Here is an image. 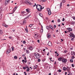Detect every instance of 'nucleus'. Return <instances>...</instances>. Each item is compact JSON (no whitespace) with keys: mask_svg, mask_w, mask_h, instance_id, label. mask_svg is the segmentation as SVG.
Returning <instances> with one entry per match:
<instances>
[{"mask_svg":"<svg viewBox=\"0 0 75 75\" xmlns=\"http://www.w3.org/2000/svg\"><path fill=\"white\" fill-rule=\"evenodd\" d=\"M11 51V49H9V50H8L6 52V54H9L10 52Z\"/></svg>","mask_w":75,"mask_h":75,"instance_id":"13","label":"nucleus"},{"mask_svg":"<svg viewBox=\"0 0 75 75\" xmlns=\"http://www.w3.org/2000/svg\"><path fill=\"white\" fill-rule=\"evenodd\" d=\"M67 51L66 50H65L64 51V53H67Z\"/></svg>","mask_w":75,"mask_h":75,"instance_id":"56","label":"nucleus"},{"mask_svg":"<svg viewBox=\"0 0 75 75\" xmlns=\"http://www.w3.org/2000/svg\"><path fill=\"white\" fill-rule=\"evenodd\" d=\"M56 32H57V33H58V32H59L58 30H56Z\"/></svg>","mask_w":75,"mask_h":75,"instance_id":"61","label":"nucleus"},{"mask_svg":"<svg viewBox=\"0 0 75 75\" xmlns=\"http://www.w3.org/2000/svg\"><path fill=\"white\" fill-rule=\"evenodd\" d=\"M39 15L40 17H42V14L41 13H39Z\"/></svg>","mask_w":75,"mask_h":75,"instance_id":"34","label":"nucleus"},{"mask_svg":"<svg viewBox=\"0 0 75 75\" xmlns=\"http://www.w3.org/2000/svg\"><path fill=\"white\" fill-rule=\"evenodd\" d=\"M36 8L38 11H41L42 10V7L40 5L37 4L36 5Z\"/></svg>","mask_w":75,"mask_h":75,"instance_id":"1","label":"nucleus"},{"mask_svg":"<svg viewBox=\"0 0 75 75\" xmlns=\"http://www.w3.org/2000/svg\"><path fill=\"white\" fill-rule=\"evenodd\" d=\"M62 2H63V3H65V0H62Z\"/></svg>","mask_w":75,"mask_h":75,"instance_id":"41","label":"nucleus"},{"mask_svg":"<svg viewBox=\"0 0 75 75\" xmlns=\"http://www.w3.org/2000/svg\"><path fill=\"white\" fill-rule=\"evenodd\" d=\"M14 10L16 11V10H17V7H15L14 8Z\"/></svg>","mask_w":75,"mask_h":75,"instance_id":"46","label":"nucleus"},{"mask_svg":"<svg viewBox=\"0 0 75 75\" xmlns=\"http://www.w3.org/2000/svg\"><path fill=\"white\" fill-rule=\"evenodd\" d=\"M47 10L48 12V14L50 15V14H51V10L50 8H47Z\"/></svg>","mask_w":75,"mask_h":75,"instance_id":"3","label":"nucleus"},{"mask_svg":"<svg viewBox=\"0 0 75 75\" xmlns=\"http://www.w3.org/2000/svg\"><path fill=\"white\" fill-rule=\"evenodd\" d=\"M54 28H56V25H54Z\"/></svg>","mask_w":75,"mask_h":75,"instance_id":"58","label":"nucleus"},{"mask_svg":"<svg viewBox=\"0 0 75 75\" xmlns=\"http://www.w3.org/2000/svg\"><path fill=\"white\" fill-rule=\"evenodd\" d=\"M52 23H54V20H52Z\"/></svg>","mask_w":75,"mask_h":75,"instance_id":"64","label":"nucleus"},{"mask_svg":"<svg viewBox=\"0 0 75 75\" xmlns=\"http://www.w3.org/2000/svg\"><path fill=\"white\" fill-rule=\"evenodd\" d=\"M67 30H69V31H72V29L71 28H67Z\"/></svg>","mask_w":75,"mask_h":75,"instance_id":"9","label":"nucleus"},{"mask_svg":"<svg viewBox=\"0 0 75 75\" xmlns=\"http://www.w3.org/2000/svg\"><path fill=\"white\" fill-rule=\"evenodd\" d=\"M40 54L38 53V54H36V53H34V55L35 56V57H38L40 56Z\"/></svg>","mask_w":75,"mask_h":75,"instance_id":"10","label":"nucleus"},{"mask_svg":"<svg viewBox=\"0 0 75 75\" xmlns=\"http://www.w3.org/2000/svg\"><path fill=\"white\" fill-rule=\"evenodd\" d=\"M49 59H50L51 61H52V62H54V60H51V59H52V58H51V57H50V58H49Z\"/></svg>","mask_w":75,"mask_h":75,"instance_id":"28","label":"nucleus"},{"mask_svg":"<svg viewBox=\"0 0 75 75\" xmlns=\"http://www.w3.org/2000/svg\"><path fill=\"white\" fill-rule=\"evenodd\" d=\"M12 51H14V47H12Z\"/></svg>","mask_w":75,"mask_h":75,"instance_id":"42","label":"nucleus"},{"mask_svg":"<svg viewBox=\"0 0 75 75\" xmlns=\"http://www.w3.org/2000/svg\"><path fill=\"white\" fill-rule=\"evenodd\" d=\"M62 62L63 63H66L67 62V59L65 58L62 59Z\"/></svg>","mask_w":75,"mask_h":75,"instance_id":"5","label":"nucleus"},{"mask_svg":"<svg viewBox=\"0 0 75 75\" xmlns=\"http://www.w3.org/2000/svg\"><path fill=\"white\" fill-rule=\"evenodd\" d=\"M26 23V21L25 20H24L23 21V24H24V23Z\"/></svg>","mask_w":75,"mask_h":75,"instance_id":"32","label":"nucleus"},{"mask_svg":"<svg viewBox=\"0 0 75 75\" xmlns=\"http://www.w3.org/2000/svg\"><path fill=\"white\" fill-rule=\"evenodd\" d=\"M57 21H58V23H60L61 21L60 20V19H59L57 20Z\"/></svg>","mask_w":75,"mask_h":75,"instance_id":"31","label":"nucleus"},{"mask_svg":"<svg viewBox=\"0 0 75 75\" xmlns=\"http://www.w3.org/2000/svg\"><path fill=\"white\" fill-rule=\"evenodd\" d=\"M36 68H37V65H35L33 67L34 69H36Z\"/></svg>","mask_w":75,"mask_h":75,"instance_id":"20","label":"nucleus"},{"mask_svg":"<svg viewBox=\"0 0 75 75\" xmlns=\"http://www.w3.org/2000/svg\"><path fill=\"white\" fill-rule=\"evenodd\" d=\"M48 45L50 47H51V46L52 45L51 42L50 41H49L48 43Z\"/></svg>","mask_w":75,"mask_h":75,"instance_id":"8","label":"nucleus"},{"mask_svg":"<svg viewBox=\"0 0 75 75\" xmlns=\"http://www.w3.org/2000/svg\"><path fill=\"white\" fill-rule=\"evenodd\" d=\"M14 10L16 11V10H17V7H15L14 8Z\"/></svg>","mask_w":75,"mask_h":75,"instance_id":"45","label":"nucleus"},{"mask_svg":"<svg viewBox=\"0 0 75 75\" xmlns=\"http://www.w3.org/2000/svg\"><path fill=\"white\" fill-rule=\"evenodd\" d=\"M23 44H25V41H23Z\"/></svg>","mask_w":75,"mask_h":75,"instance_id":"51","label":"nucleus"},{"mask_svg":"<svg viewBox=\"0 0 75 75\" xmlns=\"http://www.w3.org/2000/svg\"><path fill=\"white\" fill-rule=\"evenodd\" d=\"M74 24H75V22H71V25H74Z\"/></svg>","mask_w":75,"mask_h":75,"instance_id":"24","label":"nucleus"},{"mask_svg":"<svg viewBox=\"0 0 75 75\" xmlns=\"http://www.w3.org/2000/svg\"><path fill=\"white\" fill-rule=\"evenodd\" d=\"M62 57H60L58 58V61H62Z\"/></svg>","mask_w":75,"mask_h":75,"instance_id":"12","label":"nucleus"},{"mask_svg":"<svg viewBox=\"0 0 75 75\" xmlns=\"http://www.w3.org/2000/svg\"><path fill=\"white\" fill-rule=\"evenodd\" d=\"M70 61L71 62H73V60L72 59H70Z\"/></svg>","mask_w":75,"mask_h":75,"instance_id":"30","label":"nucleus"},{"mask_svg":"<svg viewBox=\"0 0 75 75\" xmlns=\"http://www.w3.org/2000/svg\"><path fill=\"white\" fill-rule=\"evenodd\" d=\"M49 54H50V53H49V52H48V53L47 54V55H49Z\"/></svg>","mask_w":75,"mask_h":75,"instance_id":"60","label":"nucleus"},{"mask_svg":"<svg viewBox=\"0 0 75 75\" xmlns=\"http://www.w3.org/2000/svg\"><path fill=\"white\" fill-rule=\"evenodd\" d=\"M40 32L42 33L43 32V27L42 26V27L41 28V29L40 30Z\"/></svg>","mask_w":75,"mask_h":75,"instance_id":"14","label":"nucleus"},{"mask_svg":"<svg viewBox=\"0 0 75 75\" xmlns=\"http://www.w3.org/2000/svg\"><path fill=\"white\" fill-rule=\"evenodd\" d=\"M63 70H64V71H66V70H67V68H66L65 67H64L63 68Z\"/></svg>","mask_w":75,"mask_h":75,"instance_id":"21","label":"nucleus"},{"mask_svg":"<svg viewBox=\"0 0 75 75\" xmlns=\"http://www.w3.org/2000/svg\"><path fill=\"white\" fill-rule=\"evenodd\" d=\"M49 27L51 29H52L53 31H54V27H52V25H50L49 26Z\"/></svg>","mask_w":75,"mask_h":75,"instance_id":"11","label":"nucleus"},{"mask_svg":"<svg viewBox=\"0 0 75 75\" xmlns=\"http://www.w3.org/2000/svg\"><path fill=\"white\" fill-rule=\"evenodd\" d=\"M29 70H30V69H29V68L28 69L26 70V71H27V72H28V71H29Z\"/></svg>","mask_w":75,"mask_h":75,"instance_id":"38","label":"nucleus"},{"mask_svg":"<svg viewBox=\"0 0 75 75\" xmlns=\"http://www.w3.org/2000/svg\"><path fill=\"white\" fill-rule=\"evenodd\" d=\"M26 52L27 54H30V52H29V50H26Z\"/></svg>","mask_w":75,"mask_h":75,"instance_id":"23","label":"nucleus"},{"mask_svg":"<svg viewBox=\"0 0 75 75\" xmlns=\"http://www.w3.org/2000/svg\"><path fill=\"white\" fill-rule=\"evenodd\" d=\"M69 35H70V38H72V37H73V38H75V35H74V34L72 33H70Z\"/></svg>","mask_w":75,"mask_h":75,"instance_id":"2","label":"nucleus"},{"mask_svg":"<svg viewBox=\"0 0 75 75\" xmlns=\"http://www.w3.org/2000/svg\"><path fill=\"white\" fill-rule=\"evenodd\" d=\"M35 6H36V4L35 3V5L33 6V7H35Z\"/></svg>","mask_w":75,"mask_h":75,"instance_id":"59","label":"nucleus"},{"mask_svg":"<svg viewBox=\"0 0 75 75\" xmlns=\"http://www.w3.org/2000/svg\"><path fill=\"white\" fill-rule=\"evenodd\" d=\"M39 1L42 2V0H38Z\"/></svg>","mask_w":75,"mask_h":75,"instance_id":"62","label":"nucleus"},{"mask_svg":"<svg viewBox=\"0 0 75 75\" xmlns=\"http://www.w3.org/2000/svg\"><path fill=\"white\" fill-rule=\"evenodd\" d=\"M67 71H69V70H70V68H69V67H67Z\"/></svg>","mask_w":75,"mask_h":75,"instance_id":"22","label":"nucleus"},{"mask_svg":"<svg viewBox=\"0 0 75 75\" xmlns=\"http://www.w3.org/2000/svg\"><path fill=\"white\" fill-rule=\"evenodd\" d=\"M15 10H14L13 9V10L12 11V13L13 14V13H14V12L15 11Z\"/></svg>","mask_w":75,"mask_h":75,"instance_id":"52","label":"nucleus"},{"mask_svg":"<svg viewBox=\"0 0 75 75\" xmlns=\"http://www.w3.org/2000/svg\"><path fill=\"white\" fill-rule=\"evenodd\" d=\"M51 35H50V34H48L47 35V38H50Z\"/></svg>","mask_w":75,"mask_h":75,"instance_id":"18","label":"nucleus"},{"mask_svg":"<svg viewBox=\"0 0 75 75\" xmlns=\"http://www.w3.org/2000/svg\"><path fill=\"white\" fill-rule=\"evenodd\" d=\"M74 38H72L71 39V41H73V40H74Z\"/></svg>","mask_w":75,"mask_h":75,"instance_id":"47","label":"nucleus"},{"mask_svg":"<svg viewBox=\"0 0 75 75\" xmlns=\"http://www.w3.org/2000/svg\"><path fill=\"white\" fill-rule=\"evenodd\" d=\"M45 61V59H43L42 60V61L43 62H44V61Z\"/></svg>","mask_w":75,"mask_h":75,"instance_id":"53","label":"nucleus"},{"mask_svg":"<svg viewBox=\"0 0 75 75\" xmlns=\"http://www.w3.org/2000/svg\"><path fill=\"white\" fill-rule=\"evenodd\" d=\"M38 42L39 43H40V40H38Z\"/></svg>","mask_w":75,"mask_h":75,"instance_id":"57","label":"nucleus"},{"mask_svg":"<svg viewBox=\"0 0 75 75\" xmlns=\"http://www.w3.org/2000/svg\"><path fill=\"white\" fill-rule=\"evenodd\" d=\"M71 54L72 55H73L74 56V55H75V52H71Z\"/></svg>","mask_w":75,"mask_h":75,"instance_id":"16","label":"nucleus"},{"mask_svg":"<svg viewBox=\"0 0 75 75\" xmlns=\"http://www.w3.org/2000/svg\"><path fill=\"white\" fill-rule=\"evenodd\" d=\"M42 2H45L46 1V0H42Z\"/></svg>","mask_w":75,"mask_h":75,"instance_id":"43","label":"nucleus"},{"mask_svg":"<svg viewBox=\"0 0 75 75\" xmlns=\"http://www.w3.org/2000/svg\"><path fill=\"white\" fill-rule=\"evenodd\" d=\"M55 54H57V56H58V55H59V54H58V53H57V52H55Z\"/></svg>","mask_w":75,"mask_h":75,"instance_id":"29","label":"nucleus"},{"mask_svg":"<svg viewBox=\"0 0 75 75\" xmlns=\"http://www.w3.org/2000/svg\"><path fill=\"white\" fill-rule=\"evenodd\" d=\"M46 29H47V30H49V26H47L46 27Z\"/></svg>","mask_w":75,"mask_h":75,"instance_id":"33","label":"nucleus"},{"mask_svg":"<svg viewBox=\"0 0 75 75\" xmlns=\"http://www.w3.org/2000/svg\"><path fill=\"white\" fill-rule=\"evenodd\" d=\"M71 66H72V67H74V64H72L71 65Z\"/></svg>","mask_w":75,"mask_h":75,"instance_id":"55","label":"nucleus"},{"mask_svg":"<svg viewBox=\"0 0 75 75\" xmlns=\"http://www.w3.org/2000/svg\"><path fill=\"white\" fill-rule=\"evenodd\" d=\"M58 71L59 72H61V69L58 70Z\"/></svg>","mask_w":75,"mask_h":75,"instance_id":"37","label":"nucleus"},{"mask_svg":"<svg viewBox=\"0 0 75 75\" xmlns=\"http://www.w3.org/2000/svg\"><path fill=\"white\" fill-rule=\"evenodd\" d=\"M23 69H24V70H25V69H26V68L25 67H23Z\"/></svg>","mask_w":75,"mask_h":75,"instance_id":"39","label":"nucleus"},{"mask_svg":"<svg viewBox=\"0 0 75 75\" xmlns=\"http://www.w3.org/2000/svg\"><path fill=\"white\" fill-rule=\"evenodd\" d=\"M10 1V0H6L5 2V5H7V4H8V3Z\"/></svg>","mask_w":75,"mask_h":75,"instance_id":"7","label":"nucleus"},{"mask_svg":"<svg viewBox=\"0 0 75 75\" xmlns=\"http://www.w3.org/2000/svg\"><path fill=\"white\" fill-rule=\"evenodd\" d=\"M32 26H33V25L31 24H30V25H29V27H32Z\"/></svg>","mask_w":75,"mask_h":75,"instance_id":"35","label":"nucleus"},{"mask_svg":"<svg viewBox=\"0 0 75 75\" xmlns=\"http://www.w3.org/2000/svg\"><path fill=\"white\" fill-rule=\"evenodd\" d=\"M36 58H37V59H38L39 58H40V57H36Z\"/></svg>","mask_w":75,"mask_h":75,"instance_id":"40","label":"nucleus"},{"mask_svg":"<svg viewBox=\"0 0 75 75\" xmlns=\"http://www.w3.org/2000/svg\"><path fill=\"white\" fill-rule=\"evenodd\" d=\"M25 30L26 32V33H28V29H25Z\"/></svg>","mask_w":75,"mask_h":75,"instance_id":"27","label":"nucleus"},{"mask_svg":"<svg viewBox=\"0 0 75 75\" xmlns=\"http://www.w3.org/2000/svg\"><path fill=\"white\" fill-rule=\"evenodd\" d=\"M25 3L26 4H29V5H31L32 4L30 2H29V1L28 0H26L25 1Z\"/></svg>","mask_w":75,"mask_h":75,"instance_id":"4","label":"nucleus"},{"mask_svg":"<svg viewBox=\"0 0 75 75\" xmlns=\"http://www.w3.org/2000/svg\"><path fill=\"white\" fill-rule=\"evenodd\" d=\"M3 25L4 27H8V26L7 25H6L5 24V23H3Z\"/></svg>","mask_w":75,"mask_h":75,"instance_id":"19","label":"nucleus"},{"mask_svg":"<svg viewBox=\"0 0 75 75\" xmlns=\"http://www.w3.org/2000/svg\"><path fill=\"white\" fill-rule=\"evenodd\" d=\"M62 2H61L60 3V7H62Z\"/></svg>","mask_w":75,"mask_h":75,"instance_id":"26","label":"nucleus"},{"mask_svg":"<svg viewBox=\"0 0 75 75\" xmlns=\"http://www.w3.org/2000/svg\"><path fill=\"white\" fill-rule=\"evenodd\" d=\"M26 10L27 13H29V12H30V11H29V9H26Z\"/></svg>","mask_w":75,"mask_h":75,"instance_id":"25","label":"nucleus"},{"mask_svg":"<svg viewBox=\"0 0 75 75\" xmlns=\"http://www.w3.org/2000/svg\"><path fill=\"white\" fill-rule=\"evenodd\" d=\"M21 14H24L25 13V11H22L21 12Z\"/></svg>","mask_w":75,"mask_h":75,"instance_id":"44","label":"nucleus"},{"mask_svg":"<svg viewBox=\"0 0 75 75\" xmlns=\"http://www.w3.org/2000/svg\"><path fill=\"white\" fill-rule=\"evenodd\" d=\"M9 38H10V39H12V37L11 36H10L9 37Z\"/></svg>","mask_w":75,"mask_h":75,"instance_id":"54","label":"nucleus"},{"mask_svg":"<svg viewBox=\"0 0 75 75\" xmlns=\"http://www.w3.org/2000/svg\"><path fill=\"white\" fill-rule=\"evenodd\" d=\"M71 58H72V59H74V57H71Z\"/></svg>","mask_w":75,"mask_h":75,"instance_id":"63","label":"nucleus"},{"mask_svg":"<svg viewBox=\"0 0 75 75\" xmlns=\"http://www.w3.org/2000/svg\"><path fill=\"white\" fill-rule=\"evenodd\" d=\"M40 61H41V60L40 59H38V62H40Z\"/></svg>","mask_w":75,"mask_h":75,"instance_id":"49","label":"nucleus"},{"mask_svg":"<svg viewBox=\"0 0 75 75\" xmlns=\"http://www.w3.org/2000/svg\"><path fill=\"white\" fill-rule=\"evenodd\" d=\"M26 69H28V68H29V67H28V66H26Z\"/></svg>","mask_w":75,"mask_h":75,"instance_id":"36","label":"nucleus"},{"mask_svg":"<svg viewBox=\"0 0 75 75\" xmlns=\"http://www.w3.org/2000/svg\"><path fill=\"white\" fill-rule=\"evenodd\" d=\"M38 33H36L34 35V37L35 39H38Z\"/></svg>","mask_w":75,"mask_h":75,"instance_id":"6","label":"nucleus"},{"mask_svg":"<svg viewBox=\"0 0 75 75\" xmlns=\"http://www.w3.org/2000/svg\"><path fill=\"white\" fill-rule=\"evenodd\" d=\"M14 59H17V57H14Z\"/></svg>","mask_w":75,"mask_h":75,"instance_id":"48","label":"nucleus"},{"mask_svg":"<svg viewBox=\"0 0 75 75\" xmlns=\"http://www.w3.org/2000/svg\"><path fill=\"white\" fill-rule=\"evenodd\" d=\"M3 34V30H1L0 29V35H2Z\"/></svg>","mask_w":75,"mask_h":75,"instance_id":"17","label":"nucleus"},{"mask_svg":"<svg viewBox=\"0 0 75 75\" xmlns=\"http://www.w3.org/2000/svg\"><path fill=\"white\" fill-rule=\"evenodd\" d=\"M62 21H65V18H63V20H62Z\"/></svg>","mask_w":75,"mask_h":75,"instance_id":"50","label":"nucleus"},{"mask_svg":"<svg viewBox=\"0 0 75 75\" xmlns=\"http://www.w3.org/2000/svg\"><path fill=\"white\" fill-rule=\"evenodd\" d=\"M28 49H29L30 50H31V51H32V50H33V47H32L31 46H30L29 47H28Z\"/></svg>","mask_w":75,"mask_h":75,"instance_id":"15","label":"nucleus"}]
</instances>
